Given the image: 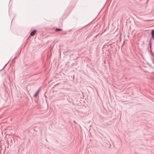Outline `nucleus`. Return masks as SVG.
Returning <instances> with one entry per match:
<instances>
[{"label": "nucleus", "instance_id": "423d86ee", "mask_svg": "<svg viewBox=\"0 0 154 154\" xmlns=\"http://www.w3.org/2000/svg\"><path fill=\"white\" fill-rule=\"evenodd\" d=\"M7 63H6V64L5 65V66H4V67H3V69H3L5 68V67L6 66V65H7Z\"/></svg>", "mask_w": 154, "mask_h": 154}, {"label": "nucleus", "instance_id": "f257e3e1", "mask_svg": "<svg viewBox=\"0 0 154 154\" xmlns=\"http://www.w3.org/2000/svg\"><path fill=\"white\" fill-rule=\"evenodd\" d=\"M151 38H150L149 40V47H150V50H148V51H149V53H150V54H151V52L152 51V50H151Z\"/></svg>", "mask_w": 154, "mask_h": 154}, {"label": "nucleus", "instance_id": "39448f33", "mask_svg": "<svg viewBox=\"0 0 154 154\" xmlns=\"http://www.w3.org/2000/svg\"><path fill=\"white\" fill-rule=\"evenodd\" d=\"M147 63V64L148 65L149 67H151V65L150 64H149V63Z\"/></svg>", "mask_w": 154, "mask_h": 154}, {"label": "nucleus", "instance_id": "20e7f679", "mask_svg": "<svg viewBox=\"0 0 154 154\" xmlns=\"http://www.w3.org/2000/svg\"><path fill=\"white\" fill-rule=\"evenodd\" d=\"M61 30H62V29H59V28H56L55 29V31L56 32H58V31H61Z\"/></svg>", "mask_w": 154, "mask_h": 154}, {"label": "nucleus", "instance_id": "7ed1b4c3", "mask_svg": "<svg viewBox=\"0 0 154 154\" xmlns=\"http://www.w3.org/2000/svg\"><path fill=\"white\" fill-rule=\"evenodd\" d=\"M39 91H40V90H39L37 91L36 92V93L34 94L33 95V97H36L37 96L38 94V93L39 92Z\"/></svg>", "mask_w": 154, "mask_h": 154}, {"label": "nucleus", "instance_id": "f03ea898", "mask_svg": "<svg viewBox=\"0 0 154 154\" xmlns=\"http://www.w3.org/2000/svg\"><path fill=\"white\" fill-rule=\"evenodd\" d=\"M36 30H33L30 33V35L31 36H34L35 34Z\"/></svg>", "mask_w": 154, "mask_h": 154}, {"label": "nucleus", "instance_id": "6e6552de", "mask_svg": "<svg viewBox=\"0 0 154 154\" xmlns=\"http://www.w3.org/2000/svg\"><path fill=\"white\" fill-rule=\"evenodd\" d=\"M153 63H154V61H153Z\"/></svg>", "mask_w": 154, "mask_h": 154}, {"label": "nucleus", "instance_id": "0eeeda50", "mask_svg": "<svg viewBox=\"0 0 154 154\" xmlns=\"http://www.w3.org/2000/svg\"><path fill=\"white\" fill-rule=\"evenodd\" d=\"M145 20V21H150V20Z\"/></svg>", "mask_w": 154, "mask_h": 154}]
</instances>
